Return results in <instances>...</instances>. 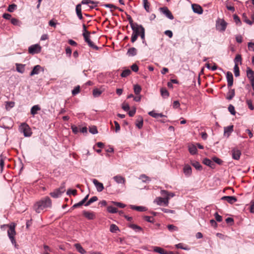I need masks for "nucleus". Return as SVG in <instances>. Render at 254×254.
Segmentation results:
<instances>
[{"mask_svg": "<svg viewBox=\"0 0 254 254\" xmlns=\"http://www.w3.org/2000/svg\"><path fill=\"white\" fill-rule=\"evenodd\" d=\"M51 199L47 196L36 202L33 206V209L37 213H39L45 209L51 207Z\"/></svg>", "mask_w": 254, "mask_h": 254, "instance_id": "1", "label": "nucleus"}, {"mask_svg": "<svg viewBox=\"0 0 254 254\" xmlns=\"http://www.w3.org/2000/svg\"><path fill=\"white\" fill-rule=\"evenodd\" d=\"M83 36L84 37V40L87 43L88 46L96 50H98L99 49V48L98 47H97V46H96L95 45H94V44L91 41V40L90 39V32L87 31L86 30V27L85 26V25L84 24H83Z\"/></svg>", "mask_w": 254, "mask_h": 254, "instance_id": "2", "label": "nucleus"}, {"mask_svg": "<svg viewBox=\"0 0 254 254\" xmlns=\"http://www.w3.org/2000/svg\"><path fill=\"white\" fill-rule=\"evenodd\" d=\"M227 23L223 19L219 18L216 22V28L219 31H224L227 27Z\"/></svg>", "mask_w": 254, "mask_h": 254, "instance_id": "3", "label": "nucleus"}, {"mask_svg": "<svg viewBox=\"0 0 254 254\" xmlns=\"http://www.w3.org/2000/svg\"><path fill=\"white\" fill-rule=\"evenodd\" d=\"M20 132L24 134L25 136H30L32 134L30 128L26 123H23L19 127Z\"/></svg>", "mask_w": 254, "mask_h": 254, "instance_id": "4", "label": "nucleus"}, {"mask_svg": "<svg viewBox=\"0 0 254 254\" xmlns=\"http://www.w3.org/2000/svg\"><path fill=\"white\" fill-rule=\"evenodd\" d=\"M41 51V47L37 44L32 45L28 48V52L32 55L38 54Z\"/></svg>", "mask_w": 254, "mask_h": 254, "instance_id": "5", "label": "nucleus"}, {"mask_svg": "<svg viewBox=\"0 0 254 254\" xmlns=\"http://www.w3.org/2000/svg\"><path fill=\"white\" fill-rule=\"evenodd\" d=\"M160 11L165 14L167 17L169 19L172 20L174 19V16L172 14L171 12L169 10L167 7H160L159 8Z\"/></svg>", "mask_w": 254, "mask_h": 254, "instance_id": "6", "label": "nucleus"}, {"mask_svg": "<svg viewBox=\"0 0 254 254\" xmlns=\"http://www.w3.org/2000/svg\"><path fill=\"white\" fill-rule=\"evenodd\" d=\"M232 158L234 160H238L241 155V152L237 148H233L232 151Z\"/></svg>", "mask_w": 254, "mask_h": 254, "instance_id": "7", "label": "nucleus"}, {"mask_svg": "<svg viewBox=\"0 0 254 254\" xmlns=\"http://www.w3.org/2000/svg\"><path fill=\"white\" fill-rule=\"evenodd\" d=\"M92 182L94 184V185H95V186L96 187L97 190L98 192H101L104 190V188L103 184L102 183L99 182L97 180L95 179H93Z\"/></svg>", "mask_w": 254, "mask_h": 254, "instance_id": "8", "label": "nucleus"}, {"mask_svg": "<svg viewBox=\"0 0 254 254\" xmlns=\"http://www.w3.org/2000/svg\"><path fill=\"white\" fill-rule=\"evenodd\" d=\"M140 27H143L141 25H138L137 23H135V25L131 27L132 30V34H136L138 36L140 35L141 33V28Z\"/></svg>", "mask_w": 254, "mask_h": 254, "instance_id": "9", "label": "nucleus"}, {"mask_svg": "<svg viewBox=\"0 0 254 254\" xmlns=\"http://www.w3.org/2000/svg\"><path fill=\"white\" fill-rule=\"evenodd\" d=\"M83 215L88 220H93L96 217L94 212L86 210L83 211Z\"/></svg>", "mask_w": 254, "mask_h": 254, "instance_id": "10", "label": "nucleus"}, {"mask_svg": "<svg viewBox=\"0 0 254 254\" xmlns=\"http://www.w3.org/2000/svg\"><path fill=\"white\" fill-rule=\"evenodd\" d=\"M191 7L194 13L200 14L203 12V9L202 7L198 4L193 3L191 4Z\"/></svg>", "mask_w": 254, "mask_h": 254, "instance_id": "11", "label": "nucleus"}, {"mask_svg": "<svg viewBox=\"0 0 254 254\" xmlns=\"http://www.w3.org/2000/svg\"><path fill=\"white\" fill-rule=\"evenodd\" d=\"M226 78L228 87H231L233 84V76L230 71H228L226 74Z\"/></svg>", "mask_w": 254, "mask_h": 254, "instance_id": "12", "label": "nucleus"}, {"mask_svg": "<svg viewBox=\"0 0 254 254\" xmlns=\"http://www.w3.org/2000/svg\"><path fill=\"white\" fill-rule=\"evenodd\" d=\"M234 126L233 125L225 127L224 128V135L227 138L233 131Z\"/></svg>", "mask_w": 254, "mask_h": 254, "instance_id": "13", "label": "nucleus"}, {"mask_svg": "<svg viewBox=\"0 0 254 254\" xmlns=\"http://www.w3.org/2000/svg\"><path fill=\"white\" fill-rule=\"evenodd\" d=\"M221 199L226 200L230 204H233L237 200V198L234 196H224Z\"/></svg>", "mask_w": 254, "mask_h": 254, "instance_id": "14", "label": "nucleus"}, {"mask_svg": "<svg viewBox=\"0 0 254 254\" xmlns=\"http://www.w3.org/2000/svg\"><path fill=\"white\" fill-rule=\"evenodd\" d=\"M15 224H11L9 226V229L7 231V234L8 237H14L16 235V232L15 231Z\"/></svg>", "mask_w": 254, "mask_h": 254, "instance_id": "15", "label": "nucleus"}, {"mask_svg": "<svg viewBox=\"0 0 254 254\" xmlns=\"http://www.w3.org/2000/svg\"><path fill=\"white\" fill-rule=\"evenodd\" d=\"M97 2L92 1L91 0H82L81 2V4H92V5H90V7L92 9L94 8L95 7L97 6Z\"/></svg>", "mask_w": 254, "mask_h": 254, "instance_id": "16", "label": "nucleus"}, {"mask_svg": "<svg viewBox=\"0 0 254 254\" xmlns=\"http://www.w3.org/2000/svg\"><path fill=\"white\" fill-rule=\"evenodd\" d=\"M247 76L250 81L254 80V71L250 67L247 68Z\"/></svg>", "mask_w": 254, "mask_h": 254, "instance_id": "17", "label": "nucleus"}, {"mask_svg": "<svg viewBox=\"0 0 254 254\" xmlns=\"http://www.w3.org/2000/svg\"><path fill=\"white\" fill-rule=\"evenodd\" d=\"M114 181L118 184H125L126 180L125 178L120 175H117L113 177Z\"/></svg>", "mask_w": 254, "mask_h": 254, "instance_id": "18", "label": "nucleus"}, {"mask_svg": "<svg viewBox=\"0 0 254 254\" xmlns=\"http://www.w3.org/2000/svg\"><path fill=\"white\" fill-rule=\"evenodd\" d=\"M42 68V67L40 65H35L32 70L31 71L30 73V76H33L35 74H38L39 73L40 70Z\"/></svg>", "mask_w": 254, "mask_h": 254, "instance_id": "19", "label": "nucleus"}, {"mask_svg": "<svg viewBox=\"0 0 254 254\" xmlns=\"http://www.w3.org/2000/svg\"><path fill=\"white\" fill-rule=\"evenodd\" d=\"M76 14L79 19L81 20L83 19V16L81 12V4H78L76 6L75 8Z\"/></svg>", "mask_w": 254, "mask_h": 254, "instance_id": "20", "label": "nucleus"}, {"mask_svg": "<svg viewBox=\"0 0 254 254\" xmlns=\"http://www.w3.org/2000/svg\"><path fill=\"white\" fill-rule=\"evenodd\" d=\"M143 124V119L141 116H138L136 120L135 125L139 128L142 127Z\"/></svg>", "mask_w": 254, "mask_h": 254, "instance_id": "21", "label": "nucleus"}, {"mask_svg": "<svg viewBox=\"0 0 254 254\" xmlns=\"http://www.w3.org/2000/svg\"><path fill=\"white\" fill-rule=\"evenodd\" d=\"M203 163L205 165L214 169L215 167V164L210 159L208 158H204L202 161Z\"/></svg>", "mask_w": 254, "mask_h": 254, "instance_id": "22", "label": "nucleus"}, {"mask_svg": "<svg viewBox=\"0 0 254 254\" xmlns=\"http://www.w3.org/2000/svg\"><path fill=\"white\" fill-rule=\"evenodd\" d=\"M15 66L17 72L20 73H23L24 72L25 64H16Z\"/></svg>", "mask_w": 254, "mask_h": 254, "instance_id": "23", "label": "nucleus"}, {"mask_svg": "<svg viewBox=\"0 0 254 254\" xmlns=\"http://www.w3.org/2000/svg\"><path fill=\"white\" fill-rule=\"evenodd\" d=\"M148 115L150 116L151 117L154 118H158L159 117L162 118L166 117L164 115L162 114V113H157L154 111H150L148 113Z\"/></svg>", "mask_w": 254, "mask_h": 254, "instance_id": "24", "label": "nucleus"}, {"mask_svg": "<svg viewBox=\"0 0 254 254\" xmlns=\"http://www.w3.org/2000/svg\"><path fill=\"white\" fill-rule=\"evenodd\" d=\"M184 173L187 176H190L191 174V168L190 166L185 165L184 168Z\"/></svg>", "mask_w": 254, "mask_h": 254, "instance_id": "25", "label": "nucleus"}, {"mask_svg": "<svg viewBox=\"0 0 254 254\" xmlns=\"http://www.w3.org/2000/svg\"><path fill=\"white\" fill-rule=\"evenodd\" d=\"M162 203H164V204L166 206H167L169 203L168 197H166L164 198H163L161 197L158 198V200H157V204L158 205H161Z\"/></svg>", "mask_w": 254, "mask_h": 254, "instance_id": "26", "label": "nucleus"}, {"mask_svg": "<svg viewBox=\"0 0 254 254\" xmlns=\"http://www.w3.org/2000/svg\"><path fill=\"white\" fill-rule=\"evenodd\" d=\"M74 247L76 248V250L81 254H85L86 253L85 250L82 248L79 244H75Z\"/></svg>", "mask_w": 254, "mask_h": 254, "instance_id": "27", "label": "nucleus"}, {"mask_svg": "<svg viewBox=\"0 0 254 254\" xmlns=\"http://www.w3.org/2000/svg\"><path fill=\"white\" fill-rule=\"evenodd\" d=\"M235 89H229L228 92L227 93L226 99L229 100H230L235 96Z\"/></svg>", "mask_w": 254, "mask_h": 254, "instance_id": "28", "label": "nucleus"}, {"mask_svg": "<svg viewBox=\"0 0 254 254\" xmlns=\"http://www.w3.org/2000/svg\"><path fill=\"white\" fill-rule=\"evenodd\" d=\"M41 109L40 106L38 105L33 106L31 109V114L32 115H35L37 113V112L40 111Z\"/></svg>", "mask_w": 254, "mask_h": 254, "instance_id": "29", "label": "nucleus"}, {"mask_svg": "<svg viewBox=\"0 0 254 254\" xmlns=\"http://www.w3.org/2000/svg\"><path fill=\"white\" fill-rule=\"evenodd\" d=\"M161 95L164 98H167L169 96V93L165 88H162L160 89Z\"/></svg>", "mask_w": 254, "mask_h": 254, "instance_id": "30", "label": "nucleus"}, {"mask_svg": "<svg viewBox=\"0 0 254 254\" xmlns=\"http://www.w3.org/2000/svg\"><path fill=\"white\" fill-rule=\"evenodd\" d=\"M136 54H137V50L134 47L129 48L127 52V54L129 56H131V57L134 56L136 55Z\"/></svg>", "mask_w": 254, "mask_h": 254, "instance_id": "31", "label": "nucleus"}, {"mask_svg": "<svg viewBox=\"0 0 254 254\" xmlns=\"http://www.w3.org/2000/svg\"><path fill=\"white\" fill-rule=\"evenodd\" d=\"M130 208L132 209L135 210L140 212H143L146 210V209L145 207L140 206L131 205Z\"/></svg>", "mask_w": 254, "mask_h": 254, "instance_id": "32", "label": "nucleus"}, {"mask_svg": "<svg viewBox=\"0 0 254 254\" xmlns=\"http://www.w3.org/2000/svg\"><path fill=\"white\" fill-rule=\"evenodd\" d=\"M189 150L190 153L192 155L196 154L197 152V148L196 146L193 144L189 145Z\"/></svg>", "mask_w": 254, "mask_h": 254, "instance_id": "33", "label": "nucleus"}, {"mask_svg": "<svg viewBox=\"0 0 254 254\" xmlns=\"http://www.w3.org/2000/svg\"><path fill=\"white\" fill-rule=\"evenodd\" d=\"M153 251L158 253L160 254H166V251H165L163 248L159 247H153Z\"/></svg>", "mask_w": 254, "mask_h": 254, "instance_id": "34", "label": "nucleus"}, {"mask_svg": "<svg viewBox=\"0 0 254 254\" xmlns=\"http://www.w3.org/2000/svg\"><path fill=\"white\" fill-rule=\"evenodd\" d=\"M143 0V5L144 9L147 12H149L150 11V3L148 1V0Z\"/></svg>", "mask_w": 254, "mask_h": 254, "instance_id": "35", "label": "nucleus"}, {"mask_svg": "<svg viewBox=\"0 0 254 254\" xmlns=\"http://www.w3.org/2000/svg\"><path fill=\"white\" fill-rule=\"evenodd\" d=\"M61 194H62L60 192V191L58 189L55 190L53 192L50 193L51 196L54 198H57Z\"/></svg>", "mask_w": 254, "mask_h": 254, "instance_id": "36", "label": "nucleus"}, {"mask_svg": "<svg viewBox=\"0 0 254 254\" xmlns=\"http://www.w3.org/2000/svg\"><path fill=\"white\" fill-rule=\"evenodd\" d=\"M128 227L136 232L142 231V229L141 227L134 224H130L128 225Z\"/></svg>", "mask_w": 254, "mask_h": 254, "instance_id": "37", "label": "nucleus"}, {"mask_svg": "<svg viewBox=\"0 0 254 254\" xmlns=\"http://www.w3.org/2000/svg\"><path fill=\"white\" fill-rule=\"evenodd\" d=\"M97 200H98V197L96 196H94L92 197L91 198H90V199L84 204V205L86 206H89L92 203H93L95 201H96Z\"/></svg>", "mask_w": 254, "mask_h": 254, "instance_id": "38", "label": "nucleus"}, {"mask_svg": "<svg viewBox=\"0 0 254 254\" xmlns=\"http://www.w3.org/2000/svg\"><path fill=\"white\" fill-rule=\"evenodd\" d=\"M133 90L134 93L137 95L140 94L141 91V87L139 85L136 84L134 85Z\"/></svg>", "mask_w": 254, "mask_h": 254, "instance_id": "39", "label": "nucleus"}, {"mask_svg": "<svg viewBox=\"0 0 254 254\" xmlns=\"http://www.w3.org/2000/svg\"><path fill=\"white\" fill-rule=\"evenodd\" d=\"M6 158L5 157H4L2 154L0 156V167L1 172L2 171L4 165V160Z\"/></svg>", "mask_w": 254, "mask_h": 254, "instance_id": "40", "label": "nucleus"}, {"mask_svg": "<svg viewBox=\"0 0 254 254\" xmlns=\"http://www.w3.org/2000/svg\"><path fill=\"white\" fill-rule=\"evenodd\" d=\"M191 165L198 170H201L202 169V166L198 162L194 161L191 163Z\"/></svg>", "mask_w": 254, "mask_h": 254, "instance_id": "41", "label": "nucleus"}, {"mask_svg": "<svg viewBox=\"0 0 254 254\" xmlns=\"http://www.w3.org/2000/svg\"><path fill=\"white\" fill-rule=\"evenodd\" d=\"M131 73V71L129 69H126L122 72V73L121 74V76L122 77H126L128 76Z\"/></svg>", "mask_w": 254, "mask_h": 254, "instance_id": "42", "label": "nucleus"}, {"mask_svg": "<svg viewBox=\"0 0 254 254\" xmlns=\"http://www.w3.org/2000/svg\"><path fill=\"white\" fill-rule=\"evenodd\" d=\"M107 211L111 213H116L117 212V208L112 206H109L107 207Z\"/></svg>", "mask_w": 254, "mask_h": 254, "instance_id": "43", "label": "nucleus"}, {"mask_svg": "<svg viewBox=\"0 0 254 254\" xmlns=\"http://www.w3.org/2000/svg\"><path fill=\"white\" fill-rule=\"evenodd\" d=\"M102 93V91L97 88L94 89L93 90V95L95 97H99Z\"/></svg>", "mask_w": 254, "mask_h": 254, "instance_id": "44", "label": "nucleus"}, {"mask_svg": "<svg viewBox=\"0 0 254 254\" xmlns=\"http://www.w3.org/2000/svg\"><path fill=\"white\" fill-rule=\"evenodd\" d=\"M140 179H141L143 182H149L151 181L150 179L144 174H142L140 176Z\"/></svg>", "mask_w": 254, "mask_h": 254, "instance_id": "45", "label": "nucleus"}, {"mask_svg": "<svg viewBox=\"0 0 254 254\" xmlns=\"http://www.w3.org/2000/svg\"><path fill=\"white\" fill-rule=\"evenodd\" d=\"M234 72L235 76L236 77H238L240 75L239 67L238 66V65H237L236 64H235V65H234Z\"/></svg>", "mask_w": 254, "mask_h": 254, "instance_id": "46", "label": "nucleus"}, {"mask_svg": "<svg viewBox=\"0 0 254 254\" xmlns=\"http://www.w3.org/2000/svg\"><path fill=\"white\" fill-rule=\"evenodd\" d=\"M110 230L112 233H116L119 230V228L117 225L113 224L110 225Z\"/></svg>", "mask_w": 254, "mask_h": 254, "instance_id": "47", "label": "nucleus"}, {"mask_svg": "<svg viewBox=\"0 0 254 254\" xmlns=\"http://www.w3.org/2000/svg\"><path fill=\"white\" fill-rule=\"evenodd\" d=\"M242 62V57L240 55H237L235 59H234V63L235 64L238 65V63H240L241 64Z\"/></svg>", "mask_w": 254, "mask_h": 254, "instance_id": "48", "label": "nucleus"}, {"mask_svg": "<svg viewBox=\"0 0 254 254\" xmlns=\"http://www.w3.org/2000/svg\"><path fill=\"white\" fill-rule=\"evenodd\" d=\"M17 8V5L15 4H11L9 5L7 10L10 12H12Z\"/></svg>", "mask_w": 254, "mask_h": 254, "instance_id": "49", "label": "nucleus"}, {"mask_svg": "<svg viewBox=\"0 0 254 254\" xmlns=\"http://www.w3.org/2000/svg\"><path fill=\"white\" fill-rule=\"evenodd\" d=\"M233 19H234V20L235 21V22L236 23V24L237 25H241V21L240 19V18L237 15H234L233 16Z\"/></svg>", "mask_w": 254, "mask_h": 254, "instance_id": "50", "label": "nucleus"}, {"mask_svg": "<svg viewBox=\"0 0 254 254\" xmlns=\"http://www.w3.org/2000/svg\"><path fill=\"white\" fill-rule=\"evenodd\" d=\"M246 103L249 107V108L251 110H253L254 109V106L253 105L252 101L250 99L246 100Z\"/></svg>", "mask_w": 254, "mask_h": 254, "instance_id": "51", "label": "nucleus"}, {"mask_svg": "<svg viewBox=\"0 0 254 254\" xmlns=\"http://www.w3.org/2000/svg\"><path fill=\"white\" fill-rule=\"evenodd\" d=\"M167 228L170 232L176 231L178 230L177 227L174 225H168Z\"/></svg>", "mask_w": 254, "mask_h": 254, "instance_id": "52", "label": "nucleus"}, {"mask_svg": "<svg viewBox=\"0 0 254 254\" xmlns=\"http://www.w3.org/2000/svg\"><path fill=\"white\" fill-rule=\"evenodd\" d=\"M59 191H60V192H61V194L63 193L64 192V191H65V183L64 182L63 183L60 187L58 189Z\"/></svg>", "mask_w": 254, "mask_h": 254, "instance_id": "53", "label": "nucleus"}, {"mask_svg": "<svg viewBox=\"0 0 254 254\" xmlns=\"http://www.w3.org/2000/svg\"><path fill=\"white\" fill-rule=\"evenodd\" d=\"M80 92V86L79 85L76 86L72 90V94L74 96L76 94H78Z\"/></svg>", "mask_w": 254, "mask_h": 254, "instance_id": "54", "label": "nucleus"}, {"mask_svg": "<svg viewBox=\"0 0 254 254\" xmlns=\"http://www.w3.org/2000/svg\"><path fill=\"white\" fill-rule=\"evenodd\" d=\"M11 23L14 25L20 26L21 22L16 18H13L11 19Z\"/></svg>", "mask_w": 254, "mask_h": 254, "instance_id": "55", "label": "nucleus"}, {"mask_svg": "<svg viewBox=\"0 0 254 254\" xmlns=\"http://www.w3.org/2000/svg\"><path fill=\"white\" fill-rule=\"evenodd\" d=\"M89 132L92 134H95L98 133V130L96 127L92 126L89 128Z\"/></svg>", "mask_w": 254, "mask_h": 254, "instance_id": "56", "label": "nucleus"}, {"mask_svg": "<svg viewBox=\"0 0 254 254\" xmlns=\"http://www.w3.org/2000/svg\"><path fill=\"white\" fill-rule=\"evenodd\" d=\"M212 160L214 162H215L216 163H217L218 165H222L223 162V161L221 159H220L216 157H213L212 158Z\"/></svg>", "mask_w": 254, "mask_h": 254, "instance_id": "57", "label": "nucleus"}, {"mask_svg": "<svg viewBox=\"0 0 254 254\" xmlns=\"http://www.w3.org/2000/svg\"><path fill=\"white\" fill-rule=\"evenodd\" d=\"M228 110L233 115H235L236 114L234 107L232 105H230L228 107Z\"/></svg>", "mask_w": 254, "mask_h": 254, "instance_id": "58", "label": "nucleus"}, {"mask_svg": "<svg viewBox=\"0 0 254 254\" xmlns=\"http://www.w3.org/2000/svg\"><path fill=\"white\" fill-rule=\"evenodd\" d=\"M243 17L244 22H245L246 23H247L249 25H252L253 24V22L248 19L247 17L246 16V15L245 13H244L243 14Z\"/></svg>", "mask_w": 254, "mask_h": 254, "instance_id": "59", "label": "nucleus"}, {"mask_svg": "<svg viewBox=\"0 0 254 254\" xmlns=\"http://www.w3.org/2000/svg\"><path fill=\"white\" fill-rule=\"evenodd\" d=\"M144 219L147 222L153 223H154V218L151 216H145L144 217Z\"/></svg>", "mask_w": 254, "mask_h": 254, "instance_id": "60", "label": "nucleus"}, {"mask_svg": "<svg viewBox=\"0 0 254 254\" xmlns=\"http://www.w3.org/2000/svg\"><path fill=\"white\" fill-rule=\"evenodd\" d=\"M112 203H113L116 206H117L119 207H120V208H124L126 206L125 204H124L121 202L112 201Z\"/></svg>", "mask_w": 254, "mask_h": 254, "instance_id": "61", "label": "nucleus"}, {"mask_svg": "<svg viewBox=\"0 0 254 254\" xmlns=\"http://www.w3.org/2000/svg\"><path fill=\"white\" fill-rule=\"evenodd\" d=\"M76 193L77 190H76L68 189L66 192L67 195H70L72 194L73 195H75L76 194Z\"/></svg>", "mask_w": 254, "mask_h": 254, "instance_id": "62", "label": "nucleus"}, {"mask_svg": "<svg viewBox=\"0 0 254 254\" xmlns=\"http://www.w3.org/2000/svg\"><path fill=\"white\" fill-rule=\"evenodd\" d=\"M141 29V33L140 34V37L143 41L145 40V29L143 27H140Z\"/></svg>", "mask_w": 254, "mask_h": 254, "instance_id": "63", "label": "nucleus"}, {"mask_svg": "<svg viewBox=\"0 0 254 254\" xmlns=\"http://www.w3.org/2000/svg\"><path fill=\"white\" fill-rule=\"evenodd\" d=\"M248 49L249 50L254 51V43L249 42L248 44Z\"/></svg>", "mask_w": 254, "mask_h": 254, "instance_id": "64", "label": "nucleus"}]
</instances>
